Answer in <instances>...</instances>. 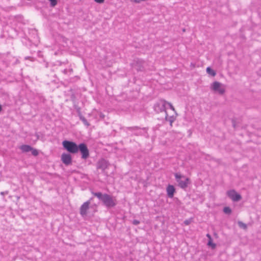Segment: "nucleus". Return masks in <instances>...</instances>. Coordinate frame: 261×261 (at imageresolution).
<instances>
[{
	"label": "nucleus",
	"mask_w": 261,
	"mask_h": 261,
	"mask_svg": "<svg viewBox=\"0 0 261 261\" xmlns=\"http://www.w3.org/2000/svg\"><path fill=\"white\" fill-rule=\"evenodd\" d=\"M92 194L100 200L108 208L114 207L117 204L116 198L107 193L102 194L101 192H92Z\"/></svg>",
	"instance_id": "nucleus-1"
},
{
	"label": "nucleus",
	"mask_w": 261,
	"mask_h": 261,
	"mask_svg": "<svg viewBox=\"0 0 261 261\" xmlns=\"http://www.w3.org/2000/svg\"><path fill=\"white\" fill-rule=\"evenodd\" d=\"M62 145L69 153L75 154L78 152L79 145L74 142L64 140L62 142Z\"/></svg>",
	"instance_id": "nucleus-2"
},
{
	"label": "nucleus",
	"mask_w": 261,
	"mask_h": 261,
	"mask_svg": "<svg viewBox=\"0 0 261 261\" xmlns=\"http://www.w3.org/2000/svg\"><path fill=\"white\" fill-rule=\"evenodd\" d=\"M174 176L175 180L180 188L185 189L188 187L190 182L189 178L181 175L180 173H175Z\"/></svg>",
	"instance_id": "nucleus-3"
},
{
	"label": "nucleus",
	"mask_w": 261,
	"mask_h": 261,
	"mask_svg": "<svg viewBox=\"0 0 261 261\" xmlns=\"http://www.w3.org/2000/svg\"><path fill=\"white\" fill-rule=\"evenodd\" d=\"M78 151L81 152L82 159L86 160L89 157V150L85 143H81L79 144Z\"/></svg>",
	"instance_id": "nucleus-4"
},
{
	"label": "nucleus",
	"mask_w": 261,
	"mask_h": 261,
	"mask_svg": "<svg viewBox=\"0 0 261 261\" xmlns=\"http://www.w3.org/2000/svg\"><path fill=\"white\" fill-rule=\"evenodd\" d=\"M145 62L141 59H136L134 60L133 66L138 71H143L145 70Z\"/></svg>",
	"instance_id": "nucleus-5"
},
{
	"label": "nucleus",
	"mask_w": 261,
	"mask_h": 261,
	"mask_svg": "<svg viewBox=\"0 0 261 261\" xmlns=\"http://www.w3.org/2000/svg\"><path fill=\"white\" fill-rule=\"evenodd\" d=\"M166 102L167 101L165 100L161 99L159 102H156L154 105V111L158 113H159L160 112H165L166 113Z\"/></svg>",
	"instance_id": "nucleus-6"
},
{
	"label": "nucleus",
	"mask_w": 261,
	"mask_h": 261,
	"mask_svg": "<svg viewBox=\"0 0 261 261\" xmlns=\"http://www.w3.org/2000/svg\"><path fill=\"white\" fill-rule=\"evenodd\" d=\"M227 196L233 201L237 202L242 199V196L238 194L234 190H228L226 192Z\"/></svg>",
	"instance_id": "nucleus-7"
},
{
	"label": "nucleus",
	"mask_w": 261,
	"mask_h": 261,
	"mask_svg": "<svg viewBox=\"0 0 261 261\" xmlns=\"http://www.w3.org/2000/svg\"><path fill=\"white\" fill-rule=\"evenodd\" d=\"M127 129L134 132V135L135 136L144 135L146 133V128L145 127L141 128L137 126L127 127Z\"/></svg>",
	"instance_id": "nucleus-8"
},
{
	"label": "nucleus",
	"mask_w": 261,
	"mask_h": 261,
	"mask_svg": "<svg viewBox=\"0 0 261 261\" xmlns=\"http://www.w3.org/2000/svg\"><path fill=\"white\" fill-rule=\"evenodd\" d=\"M222 84L219 82L215 81L211 85V88L215 92H218L220 94H223L225 92V89L222 88Z\"/></svg>",
	"instance_id": "nucleus-9"
},
{
	"label": "nucleus",
	"mask_w": 261,
	"mask_h": 261,
	"mask_svg": "<svg viewBox=\"0 0 261 261\" xmlns=\"http://www.w3.org/2000/svg\"><path fill=\"white\" fill-rule=\"evenodd\" d=\"M110 165V163L105 159H100L97 163L96 168L104 171Z\"/></svg>",
	"instance_id": "nucleus-10"
},
{
	"label": "nucleus",
	"mask_w": 261,
	"mask_h": 261,
	"mask_svg": "<svg viewBox=\"0 0 261 261\" xmlns=\"http://www.w3.org/2000/svg\"><path fill=\"white\" fill-rule=\"evenodd\" d=\"M92 198H91L89 200L84 202L80 207V214L82 216H86L87 214V210L89 208V205L91 203V200Z\"/></svg>",
	"instance_id": "nucleus-11"
},
{
	"label": "nucleus",
	"mask_w": 261,
	"mask_h": 261,
	"mask_svg": "<svg viewBox=\"0 0 261 261\" xmlns=\"http://www.w3.org/2000/svg\"><path fill=\"white\" fill-rule=\"evenodd\" d=\"M61 159L63 163L66 166L72 164V156L70 153H63L61 155Z\"/></svg>",
	"instance_id": "nucleus-12"
},
{
	"label": "nucleus",
	"mask_w": 261,
	"mask_h": 261,
	"mask_svg": "<svg viewBox=\"0 0 261 261\" xmlns=\"http://www.w3.org/2000/svg\"><path fill=\"white\" fill-rule=\"evenodd\" d=\"M167 195L169 198L173 197L174 193L176 192L175 187L171 185H168L166 188Z\"/></svg>",
	"instance_id": "nucleus-13"
},
{
	"label": "nucleus",
	"mask_w": 261,
	"mask_h": 261,
	"mask_svg": "<svg viewBox=\"0 0 261 261\" xmlns=\"http://www.w3.org/2000/svg\"><path fill=\"white\" fill-rule=\"evenodd\" d=\"M20 148L23 152H28L32 150V147L29 145H22Z\"/></svg>",
	"instance_id": "nucleus-14"
},
{
	"label": "nucleus",
	"mask_w": 261,
	"mask_h": 261,
	"mask_svg": "<svg viewBox=\"0 0 261 261\" xmlns=\"http://www.w3.org/2000/svg\"><path fill=\"white\" fill-rule=\"evenodd\" d=\"M165 120L166 121H168L170 122V125L172 126V123L175 120V118L174 116H169L167 113H166V116H165Z\"/></svg>",
	"instance_id": "nucleus-15"
},
{
	"label": "nucleus",
	"mask_w": 261,
	"mask_h": 261,
	"mask_svg": "<svg viewBox=\"0 0 261 261\" xmlns=\"http://www.w3.org/2000/svg\"><path fill=\"white\" fill-rule=\"evenodd\" d=\"M206 72L211 75L214 76L216 74L215 70L212 69L210 67H207L206 69Z\"/></svg>",
	"instance_id": "nucleus-16"
},
{
	"label": "nucleus",
	"mask_w": 261,
	"mask_h": 261,
	"mask_svg": "<svg viewBox=\"0 0 261 261\" xmlns=\"http://www.w3.org/2000/svg\"><path fill=\"white\" fill-rule=\"evenodd\" d=\"M79 118L86 126H89L90 125V123L83 116L80 117Z\"/></svg>",
	"instance_id": "nucleus-17"
},
{
	"label": "nucleus",
	"mask_w": 261,
	"mask_h": 261,
	"mask_svg": "<svg viewBox=\"0 0 261 261\" xmlns=\"http://www.w3.org/2000/svg\"><path fill=\"white\" fill-rule=\"evenodd\" d=\"M74 108L76 110V111L77 113L78 116L79 117L82 116H83L82 114V113H81V108L80 107H79L77 105L74 104Z\"/></svg>",
	"instance_id": "nucleus-18"
},
{
	"label": "nucleus",
	"mask_w": 261,
	"mask_h": 261,
	"mask_svg": "<svg viewBox=\"0 0 261 261\" xmlns=\"http://www.w3.org/2000/svg\"><path fill=\"white\" fill-rule=\"evenodd\" d=\"M223 212L224 213L229 215L231 213L232 211H231V209L229 207L226 206V207H224Z\"/></svg>",
	"instance_id": "nucleus-19"
},
{
	"label": "nucleus",
	"mask_w": 261,
	"mask_h": 261,
	"mask_svg": "<svg viewBox=\"0 0 261 261\" xmlns=\"http://www.w3.org/2000/svg\"><path fill=\"white\" fill-rule=\"evenodd\" d=\"M207 245L211 246L213 249L215 248L216 246V245L213 242L212 239L208 240L207 242Z\"/></svg>",
	"instance_id": "nucleus-20"
},
{
	"label": "nucleus",
	"mask_w": 261,
	"mask_h": 261,
	"mask_svg": "<svg viewBox=\"0 0 261 261\" xmlns=\"http://www.w3.org/2000/svg\"><path fill=\"white\" fill-rule=\"evenodd\" d=\"M239 226L244 229L247 228V225L241 221L238 222Z\"/></svg>",
	"instance_id": "nucleus-21"
},
{
	"label": "nucleus",
	"mask_w": 261,
	"mask_h": 261,
	"mask_svg": "<svg viewBox=\"0 0 261 261\" xmlns=\"http://www.w3.org/2000/svg\"><path fill=\"white\" fill-rule=\"evenodd\" d=\"M32 155L34 156H37L39 154L38 150L32 147V150H31Z\"/></svg>",
	"instance_id": "nucleus-22"
},
{
	"label": "nucleus",
	"mask_w": 261,
	"mask_h": 261,
	"mask_svg": "<svg viewBox=\"0 0 261 261\" xmlns=\"http://www.w3.org/2000/svg\"><path fill=\"white\" fill-rule=\"evenodd\" d=\"M51 7H55L57 4V0H48Z\"/></svg>",
	"instance_id": "nucleus-23"
},
{
	"label": "nucleus",
	"mask_w": 261,
	"mask_h": 261,
	"mask_svg": "<svg viewBox=\"0 0 261 261\" xmlns=\"http://www.w3.org/2000/svg\"><path fill=\"white\" fill-rule=\"evenodd\" d=\"M166 105H168L169 106L170 108L172 110L174 111L175 112V113H176V112L175 111V109H174V108L173 107V106L172 105V104L170 102H169L167 101Z\"/></svg>",
	"instance_id": "nucleus-24"
},
{
	"label": "nucleus",
	"mask_w": 261,
	"mask_h": 261,
	"mask_svg": "<svg viewBox=\"0 0 261 261\" xmlns=\"http://www.w3.org/2000/svg\"><path fill=\"white\" fill-rule=\"evenodd\" d=\"M71 101L73 102H75V98H76V97H75V95L74 94H72L71 95Z\"/></svg>",
	"instance_id": "nucleus-25"
},
{
	"label": "nucleus",
	"mask_w": 261,
	"mask_h": 261,
	"mask_svg": "<svg viewBox=\"0 0 261 261\" xmlns=\"http://www.w3.org/2000/svg\"><path fill=\"white\" fill-rule=\"evenodd\" d=\"M140 221H139V220H136V219H135V220H134L133 221V224L134 225H138L139 224H140Z\"/></svg>",
	"instance_id": "nucleus-26"
},
{
	"label": "nucleus",
	"mask_w": 261,
	"mask_h": 261,
	"mask_svg": "<svg viewBox=\"0 0 261 261\" xmlns=\"http://www.w3.org/2000/svg\"><path fill=\"white\" fill-rule=\"evenodd\" d=\"M8 193H9V192L8 191H4V192H1L0 194L1 195L4 196L5 195H7L8 194Z\"/></svg>",
	"instance_id": "nucleus-27"
},
{
	"label": "nucleus",
	"mask_w": 261,
	"mask_h": 261,
	"mask_svg": "<svg viewBox=\"0 0 261 261\" xmlns=\"http://www.w3.org/2000/svg\"><path fill=\"white\" fill-rule=\"evenodd\" d=\"M61 71L64 74H67L68 73V69H64V70H62Z\"/></svg>",
	"instance_id": "nucleus-28"
},
{
	"label": "nucleus",
	"mask_w": 261,
	"mask_h": 261,
	"mask_svg": "<svg viewBox=\"0 0 261 261\" xmlns=\"http://www.w3.org/2000/svg\"><path fill=\"white\" fill-rule=\"evenodd\" d=\"M94 1L98 4H102L104 2L105 0H94Z\"/></svg>",
	"instance_id": "nucleus-29"
},
{
	"label": "nucleus",
	"mask_w": 261,
	"mask_h": 261,
	"mask_svg": "<svg viewBox=\"0 0 261 261\" xmlns=\"http://www.w3.org/2000/svg\"><path fill=\"white\" fill-rule=\"evenodd\" d=\"M191 222V220H186L185 221H184V223L186 225H189Z\"/></svg>",
	"instance_id": "nucleus-30"
},
{
	"label": "nucleus",
	"mask_w": 261,
	"mask_h": 261,
	"mask_svg": "<svg viewBox=\"0 0 261 261\" xmlns=\"http://www.w3.org/2000/svg\"><path fill=\"white\" fill-rule=\"evenodd\" d=\"M232 125H233V127L234 128H236V123H235V121H234V120H232Z\"/></svg>",
	"instance_id": "nucleus-31"
},
{
	"label": "nucleus",
	"mask_w": 261,
	"mask_h": 261,
	"mask_svg": "<svg viewBox=\"0 0 261 261\" xmlns=\"http://www.w3.org/2000/svg\"><path fill=\"white\" fill-rule=\"evenodd\" d=\"M206 237L208 238V240H211L212 239V237H211V236L209 234V233H207L206 234Z\"/></svg>",
	"instance_id": "nucleus-32"
},
{
	"label": "nucleus",
	"mask_w": 261,
	"mask_h": 261,
	"mask_svg": "<svg viewBox=\"0 0 261 261\" xmlns=\"http://www.w3.org/2000/svg\"><path fill=\"white\" fill-rule=\"evenodd\" d=\"M68 73H71L73 72V69L72 68L69 69H68Z\"/></svg>",
	"instance_id": "nucleus-33"
},
{
	"label": "nucleus",
	"mask_w": 261,
	"mask_h": 261,
	"mask_svg": "<svg viewBox=\"0 0 261 261\" xmlns=\"http://www.w3.org/2000/svg\"><path fill=\"white\" fill-rule=\"evenodd\" d=\"M3 108L2 105L0 104V112L2 111Z\"/></svg>",
	"instance_id": "nucleus-34"
},
{
	"label": "nucleus",
	"mask_w": 261,
	"mask_h": 261,
	"mask_svg": "<svg viewBox=\"0 0 261 261\" xmlns=\"http://www.w3.org/2000/svg\"><path fill=\"white\" fill-rule=\"evenodd\" d=\"M36 136L37 137V138L38 139L39 138V136L38 134H36Z\"/></svg>",
	"instance_id": "nucleus-35"
}]
</instances>
